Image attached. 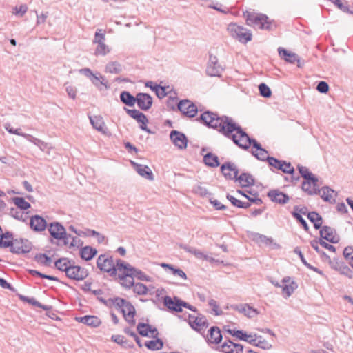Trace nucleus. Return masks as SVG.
<instances>
[{
    "label": "nucleus",
    "instance_id": "f257e3e1",
    "mask_svg": "<svg viewBox=\"0 0 353 353\" xmlns=\"http://www.w3.org/2000/svg\"><path fill=\"white\" fill-rule=\"evenodd\" d=\"M196 120L205 126L217 130L234 144L243 150H248L252 143L241 136L240 130L243 128L232 117L226 115L219 116L218 113L209 110L204 112Z\"/></svg>",
    "mask_w": 353,
    "mask_h": 353
},
{
    "label": "nucleus",
    "instance_id": "f03ea898",
    "mask_svg": "<svg viewBox=\"0 0 353 353\" xmlns=\"http://www.w3.org/2000/svg\"><path fill=\"white\" fill-rule=\"evenodd\" d=\"M243 16L245 19L246 25L255 29L271 31L276 27V22L263 13L245 11L243 12Z\"/></svg>",
    "mask_w": 353,
    "mask_h": 353
},
{
    "label": "nucleus",
    "instance_id": "7ed1b4c3",
    "mask_svg": "<svg viewBox=\"0 0 353 353\" xmlns=\"http://www.w3.org/2000/svg\"><path fill=\"white\" fill-rule=\"evenodd\" d=\"M106 302L105 306L109 307L114 306L117 310L122 313L123 318L130 325L133 326L135 325L136 321L134 316L136 310L130 301L123 298L116 296L108 299L106 300Z\"/></svg>",
    "mask_w": 353,
    "mask_h": 353
},
{
    "label": "nucleus",
    "instance_id": "20e7f679",
    "mask_svg": "<svg viewBox=\"0 0 353 353\" xmlns=\"http://www.w3.org/2000/svg\"><path fill=\"white\" fill-rule=\"evenodd\" d=\"M227 30L233 38L241 43H246L252 39V34L250 30L236 23H230Z\"/></svg>",
    "mask_w": 353,
    "mask_h": 353
},
{
    "label": "nucleus",
    "instance_id": "39448f33",
    "mask_svg": "<svg viewBox=\"0 0 353 353\" xmlns=\"http://www.w3.org/2000/svg\"><path fill=\"white\" fill-rule=\"evenodd\" d=\"M97 267L101 272L108 273L110 276H117V268L113 257L109 254L99 255L97 260Z\"/></svg>",
    "mask_w": 353,
    "mask_h": 353
},
{
    "label": "nucleus",
    "instance_id": "423d86ee",
    "mask_svg": "<svg viewBox=\"0 0 353 353\" xmlns=\"http://www.w3.org/2000/svg\"><path fill=\"white\" fill-rule=\"evenodd\" d=\"M240 132L241 136L243 138L247 139V141H248L250 143H252V155L260 161H266L268 162V159L271 158L272 157L268 156V151L265 149L263 148L261 145L256 139L250 138L244 130H240Z\"/></svg>",
    "mask_w": 353,
    "mask_h": 353
},
{
    "label": "nucleus",
    "instance_id": "0eeeda50",
    "mask_svg": "<svg viewBox=\"0 0 353 353\" xmlns=\"http://www.w3.org/2000/svg\"><path fill=\"white\" fill-rule=\"evenodd\" d=\"M48 231L52 237L57 240H63V244L67 245L69 244L68 237H71V234H67L65 228L59 222H52L48 225Z\"/></svg>",
    "mask_w": 353,
    "mask_h": 353
},
{
    "label": "nucleus",
    "instance_id": "6e6552de",
    "mask_svg": "<svg viewBox=\"0 0 353 353\" xmlns=\"http://www.w3.org/2000/svg\"><path fill=\"white\" fill-rule=\"evenodd\" d=\"M163 305L170 312H181L183 311V305H186L185 301L181 300L178 296L171 297L170 296H164L161 297Z\"/></svg>",
    "mask_w": 353,
    "mask_h": 353
},
{
    "label": "nucleus",
    "instance_id": "1a4fd4ad",
    "mask_svg": "<svg viewBox=\"0 0 353 353\" xmlns=\"http://www.w3.org/2000/svg\"><path fill=\"white\" fill-rule=\"evenodd\" d=\"M89 273L86 268L75 265V261L66 271V276L75 281H83L88 277Z\"/></svg>",
    "mask_w": 353,
    "mask_h": 353
},
{
    "label": "nucleus",
    "instance_id": "9d476101",
    "mask_svg": "<svg viewBox=\"0 0 353 353\" xmlns=\"http://www.w3.org/2000/svg\"><path fill=\"white\" fill-rule=\"evenodd\" d=\"M177 109L185 116L193 118L197 112V106L191 101L188 99L181 100L177 103Z\"/></svg>",
    "mask_w": 353,
    "mask_h": 353
},
{
    "label": "nucleus",
    "instance_id": "9b49d317",
    "mask_svg": "<svg viewBox=\"0 0 353 353\" xmlns=\"http://www.w3.org/2000/svg\"><path fill=\"white\" fill-rule=\"evenodd\" d=\"M224 70L223 66L219 63L218 58L210 54L206 68V73L210 77H220Z\"/></svg>",
    "mask_w": 353,
    "mask_h": 353
},
{
    "label": "nucleus",
    "instance_id": "f8f14e48",
    "mask_svg": "<svg viewBox=\"0 0 353 353\" xmlns=\"http://www.w3.org/2000/svg\"><path fill=\"white\" fill-rule=\"evenodd\" d=\"M32 243L28 239H15L13 240L12 249L10 251L14 254H26L32 250Z\"/></svg>",
    "mask_w": 353,
    "mask_h": 353
},
{
    "label": "nucleus",
    "instance_id": "ddd939ff",
    "mask_svg": "<svg viewBox=\"0 0 353 353\" xmlns=\"http://www.w3.org/2000/svg\"><path fill=\"white\" fill-rule=\"evenodd\" d=\"M124 110H125L127 114L130 117L133 118L137 122L141 123L140 128L142 130L145 131L149 134L152 133V132L150 129H148L147 127V123H148V119L147 117L143 112H140L139 110H135V109L131 110V109H128L126 108H124Z\"/></svg>",
    "mask_w": 353,
    "mask_h": 353
},
{
    "label": "nucleus",
    "instance_id": "4468645a",
    "mask_svg": "<svg viewBox=\"0 0 353 353\" xmlns=\"http://www.w3.org/2000/svg\"><path fill=\"white\" fill-rule=\"evenodd\" d=\"M268 165L277 170H281L283 173L290 174L294 173V168L290 162L279 160L275 157L268 159Z\"/></svg>",
    "mask_w": 353,
    "mask_h": 353
},
{
    "label": "nucleus",
    "instance_id": "2eb2a0df",
    "mask_svg": "<svg viewBox=\"0 0 353 353\" xmlns=\"http://www.w3.org/2000/svg\"><path fill=\"white\" fill-rule=\"evenodd\" d=\"M189 325L194 330L201 333L208 326L209 323L205 316L199 314L195 317L192 315H189Z\"/></svg>",
    "mask_w": 353,
    "mask_h": 353
},
{
    "label": "nucleus",
    "instance_id": "dca6fc26",
    "mask_svg": "<svg viewBox=\"0 0 353 353\" xmlns=\"http://www.w3.org/2000/svg\"><path fill=\"white\" fill-rule=\"evenodd\" d=\"M330 267L339 272L341 274L345 275L350 279L353 278V270L350 269L343 261H339L336 258H334L330 261Z\"/></svg>",
    "mask_w": 353,
    "mask_h": 353
},
{
    "label": "nucleus",
    "instance_id": "f3484780",
    "mask_svg": "<svg viewBox=\"0 0 353 353\" xmlns=\"http://www.w3.org/2000/svg\"><path fill=\"white\" fill-rule=\"evenodd\" d=\"M221 172L226 179L235 180L239 174L237 166L232 162H225L221 165Z\"/></svg>",
    "mask_w": 353,
    "mask_h": 353
},
{
    "label": "nucleus",
    "instance_id": "a211bd4d",
    "mask_svg": "<svg viewBox=\"0 0 353 353\" xmlns=\"http://www.w3.org/2000/svg\"><path fill=\"white\" fill-rule=\"evenodd\" d=\"M170 138L172 143L180 150L187 148L188 138L185 134L177 130H172L170 133Z\"/></svg>",
    "mask_w": 353,
    "mask_h": 353
},
{
    "label": "nucleus",
    "instance_id": "6ab92c4d",
    "mask_svg": "<svg viewBox=\"0 0 353 353\" xmlns=\"http://www.w3.org/2000/svg\"><path fill=\"white\" fill-rule=\"evenodd\" d=\"M137 100L136 103L137 106L143 111H147L150 109L153 103L152 97L148 93H137Z\"/></svg>",
    "mask_w": 353,
    "mask_h": 353
},
{
    "label": "nucleus",
    "instance_id": "aec40b11",
    "mask_svg": "<svg viewBox=\"0 0 353 353\" xmlns=\"http://www.w3.org/2000/svg\"><path fill=\"white\" fill-rule=\"evenodd\" d=\"M321 239H325L332 243H337L340 238L336 234L334 229L330 226H323L320 230Z\"/></svg>",
    "mask_w": 353,
    "mask_h": 353
},
{
    "label": "nucleus",
    "instance_id": "412c9836",
    "mask_svg": "<svg viewBox=\"0 0 353 353\" xmlns=\"http://www.w3.org/2000/svg\"><path fill=\"white\" fill-rule=\"evenodd\" d=\"M267 195L272 202L281 205L287 203L290 200V197L287 194L279 190H271L268 192Z\"/></svg>",
    "mask_w": 353,
    "mask_h": 353
},
{
    "label": "nucleus",
    "instance_id": "4be33fe9",
    "mask_svg": "<svg viewBox=\"0 0 353 353\" xmlns=\"http://www.w3.org/2000/svg\"><path fill=\"white\" fill-rule=\"evenodd\" d=\"M90 81L100 91L103 90H107L110 88L106 78L99 72L93 75L90 79Z\"/></svg>",
    "mask_w": 353,
    "mask_h": 353
},
{
    "label": "nucleus",
    "instance_id": "5701e85b",
    "mask_svg": "<svg viewBox=\"0 0 353 353\" xmlns=\"http://www.w3.org/2000/svg\"><path fill=\"white\" fill-rule=\"evenodd\" d=\"M47 226V222L42 216L39 215H34L30 218V227L33 231H44Z\"/></svg>",
    "mask_w": 353,
    "mask_h": 353
},
{
    "label": "nucleus",
    "instance_id": "b1692460",
    "mask_svg": "<svg viewBox=\"0 0 353 353\" xmlns=\"http://www.w3.org/2000/svg\"><path fill=\"white\" fill-rule=\"evenodd\" d=\"M221 348L223 353H243V351L241 344L233 343L230 339L225 340Z\"/></svg>",
    "mask_w": 353,
    "mask_h": 353
},
{
    "label": "nucleus",
    "instance_id": "393cba45",
    "mask_svg": "<svg viewBox=\"0 0 353 353\" xmlns=\"http://www.w3.org/2000/svg\"><path fill=\"white\" fill-rule=\"evenodd\" d=\"M318 178L316 181L305 180L302 183V190L309 195H317L321 194V190L318 185Z\"/></svg>",
    "mask_w": 353,
    "mask_h": 353
},
{
    "label": "nucleus",
    "instance_id": "a878e982",
    "mask_svg": "<svg viewBox=\"0 0 353 353\" xmlns=\"http://www.w3.org/2000/svg\"><path fill=\"white\" fill-rule=\"evenodd\" d=\"M138 333L142 336H148L149 332L151 333L153 338H158V330L156 327L145 323H139L137 326Z\"/></svg>",
    "mask_w": 353,
    "mask_h": 353
},
{
    "label": "nucleus",
    "instance_id": "bb28decb",
    "mask_svg": "<svg viewBox=\"0 0 353 353\" xmlns=\"http://www.w3.org/2000/svg\"><path fill=\"white\" fill-rule=\"evenodd\" d=\"M223 339L220 329L217 326L210 328L206 340L209 343L219 344Z\"/></svg>",
    "mask_w": 353,
    "mask_h": 353
},
{
    "label": "nucleus",
    "instance_id": "cd10ccee",
    "mask_svg": "<svg viewBox=\"0 0 353 353\" xmlns=\"http://www.w3.org/2000/svg\"><path fill=\"white\" fill-rule=\"evenodd\" d=\"M132 164L135 170L140 176L150 181L154 180L153 173L151 169L148 165L139 164L133 161H132Z\"/></svg>",
    "mask_w": 353,
    "mask_h": 353
},
{
    "label": "nucleus",
    "instance_id": "c85d7f7f",
    "mask_svg": "<svg viewBox=\"0 0 353 353\" xmlns=\"http://www.w3.org/2000/svg\"><path fill=\"white\" fill-rule=\"evenodd\" d=\"M90 121L94 129L103 134H108L109 132L108 128L103 121V117L101 116L90 117Z\"/></svg>",
    "mask_w": 353,
    "mask_h": 353
},
{
    "label": "nucleus",
    "instance_id": "c756f323",
    "mask_svg": "<svg viewBox=\"0 0 353 353\" xmlns=\"http://www.w3.org/2000/svg\"><path fill=\"white\" fill-rule=\"evenodd\" d=\"M231 307L241 313H243L248 318H252L259 314L257 310L254 309L248 304L232 305Z\"/></svg>",
    "mask_w": 353,
    "mask_h": 353
},
{
    "label": "nucleus",
    "instance_id": "7c9ffc66",
    "mask_svg": "<svg viewBox=\"0 0 353 353\" xmlns=\"http://www.w3.org/2000/svg\"><path fill=\"white\" fill-rule=\"evenodd\" d=\"M76 319L78 322H81L92 327H97L101 323L100 319L96 316L86 315L82 317L77 318Z\"/></svg>",
    "mask_w": 353,
    "mask_h": 353
},
{
    "label": "nucleus",
    "instance_id": "2f4dec72",
    "mask_svg": "<svg viewBox=\"0 0 353 353\" xmlns=\"http://www.w3.org/2000/svg\"><path fill=\"white\" fill-rule=\"evenodd\" d=\"M236 181H239L242 188H245L254 185L255 180L251 174L243 172L237 176Z\"/></svg>",
    "mask_w": 353,
    "mask_h": 353
},
{
    "label": "nucleus",
    "instance_id": "473e14b6",
    "mask_svg": "<svg viewBox=\"0 0 353 353\" xmlns=\"http://www.w3.org/2000/svg\"><path fill=\"white\" fill-rule=\"evenodd\" d=\"M226 332L231 334L232 336H236L240 340L245 341L247 342H249L250 344H255L256 339H251L252 338V335L247 334L246 332H244L243 330H234L228 329L226 330Z\"/></svg>",
    "mask_w": 353,
    "mask_h": 353
},
{
    "label": "nucleus",
    "instance_id": "72a5a7b5",
    "mask_svg": "<svg viewBox=\"0 0 353 353\" xmlns=\"http://www.w3.org/2000/svg\"><path fill=\"white\" fill-rule=\"evenodd\" d=\"M278 52L281 59H283L290 63L299 61V57L295 53L288 51L283 48L279 47L278 48Z\"/></svg>",
    "mask_w": 353,
    "mask_h": 353
},
{
    "label": "nucleus",
    "instance_id": "f704fd0d",
    "mask_svg": "<svg viewBox=\"0 0 353 353\" xmlns=\"http://www.w3.org/2000/svg\"><path fill=\"white\" fill-rule=\"evenodd\" d=\"M79 254L82 259L88 261L97 255V250L91 246L87 245L81 248Z\"/></svg>",
    "mask_w": 353,
    "mask_h": 353
},
{
    "label": "nucleus",
    "instance_id": "c9c22d12",
    "mask_svg": "<svg viewBox=\"0 0 353 353\" xmlns=\"http://www.w3.org/2000/svg\"><path fill=\"white\" fill-rule=\"evenodd\" d=\"M72 263H74V260L63 257L57 259L54 262V268L66 274V271L69 269L70 265H72Z\"/></svg>",
    "mask_w": 353,
    "mask_h": 353
},
{
    "label": "nucleus",
    "instance_id": "e433bc0d",
    "mask_svg": "<svg viewBox=\"0 0 353 353\" xmlns=\"http://www.w3.org/2000/svg\"><path fill=\"white\" fill-rule=\"evenodd\" d=\"M19 298L21 301L28 303H29L32 305L36 306L37 307L41 308L45 311H48L52 309V306L43 305L40 302L37 301L33 297H28V296H26L24 295L19 294Z\"/></svg>",
    "mask_w": 353,
    "mask_h": 353
},
{
    "label": "nucleus",
    "instance_id": "4c0bfd02",
    "mask_svg": "<svg viewBox=\"0 0 353 353\" xmlns=\"http://www.w3.org/2000/svg\"><path fill=\"white\" fill-rule=\"evenodd\" d=\"M203 160V163L210 168H216L220 165L219 157L212 152H208L205 154Z\"/></svg>",
    "mask_w": 353,
    "mask_h": 353
},
{
    "label": "nucleus",
    "instance_id": "58836bf2",
    "mask_svg": "<svg viewBox=\"0 0 353 353\" xmlns=\"http://www.w3.org/2000/svg\"><path fill=\"white\" fill-rule=\"evenodd\" d=\"M120 100L123 104L129 107H133L136 103V101H137V96L134 97L128 91H123L121 92Z\"/></svg>",
    "mask_w": 353,
    "mask_h": 353
},
{
    "label": "nucleus",
    "instance_id": "ea45409f",
    "mask_svg": "<svg viewBox=\"0 0 353 353\" xmlns=\"http://www.w3.org/2000/svg\"><path fill=\"white\" fill-rule=\"evenodd\" d=\"M307 216V219L314 224V228L316 230H319L323 227V219L316 212L313 211L308 212Z\"/></svg>",
    "mask_w": 353,
    "mask_h": 353
},
{
    "label": "nucleus",
    "instance_id": "a19ab883",
    "mask_svg": "<svg viewBox=\"0 0 353 353\" xmlns=\"http://www.w3.org/2000/svg\"><path fill=\"white\" fill-rule=\"evenodd\" d=\"M118 278L121 280L122 286L125 288L130 289L134 285V279L131 278L130 272H123L121 274H119Z\"/></svg>",
    "mask_w": 353,
    "mask_h": 353
},
{
    "label": "nucleus",
    "instance_id": "79ce46f5",
    "mask_svg": "<svg viewBox=\"0 0 353 353\" xmlns=\"http://www.w3.org/2000/svg\"><path fill=\"white\" fill-rule=\"evenodd\" d=\"M105 70L111 74H119L122 72L123 67L118 61H111L105 65Z\"/></svg>",
    "mask_w": 353,
    "mask_h": 353
},
{
    "label": "nucleus",
    "instance_id": "37998d69",
    "mask_svg": "<svg viewBox=\"0 0 353 353\" xmlns=\"http://www.w3.org/2000/svg\"><path fill=\"white\" fill-rule=\"evenodd\" d=\"M130 274H131V278L134 279V277H136L140 281H151L150 276L145 274L143 272L134 267L130 269Z\"/></svg>",
    "mask_w": 353,
    "mask_h": 353
},
{
    "label": "nucleus",
    "instance_id": "c03bdc74",
    "mask_svg": "<svg viewBox=\"0 0 353 353\" xmlns=\"http://www.w3.org/2000/svg\"><path fill=\"white\" fill-rule=\"evenodd\" d=\"M321 192H322V194L321 197L327 202H330L331 203L335 202V199L333 198L332 194L334 192V190L331 189L328 186H324L321 189H320Z\"/></svg>",
    "mask_w": 353,
    "mask_h": 353
},
{
    "label": "nucleus",
    "instance_id": "a18cd8bd",
    "mask_svg": "<svg viewBox=\"0 0 353 353\" xmlns=\"http://www.w3.org/2000/svg\"><path fill=\"white\" fill-rule=\"evenodd\" d=\"M179 247L185 250L187 252L194 254L198 259H204L206 260L208 259L206 255H205L203 252H201L200 250H197L194 247H191L184 244H180Z\"/></svg>",
    "mask_w": 353,
    "mask_h": 353
},
{
    "label": "nucleus",
    "instance_id": "49530a36",
    "mask_svg": "<svg viewBox=\"0 0 353 353\" xmlns=\"http://www.w3.org/2000/svg\"><path fill=\"white\" fill-rule=\"evenodd\" d=\"M145 346L150 350H159L163 348V342L161 339L157 338L155 340L145 341Z\"/></svg>",
    "mask_w": 353,
    "mask_h": 353
},
{
    "label": "nucleus",
    "instance_id": "de8ad7c7",
    "mask_svg": "<svg viewBox=\"0 0 353 353\" xmlns=\"http://www.w3.org/2000/svg\"><path fill=\"white\" fill-rule=\"evenodd\" d=\"M297 169L301 174V176L305 179V180H310V181H316V177L309 170V169L306 167H304L301 165H297Z\"/></svg>",
    "mask_w": 353,
    "mask_h": 353
},
{
    "label": "nucleus",
    "instance_id": "09e8293b",
    "mask_svg": "<svg viewBox=\"0 0 353 353\" xmlns=\"http://www.w3.org/2000/svg\"><path fill=\"white\" fill-rule=\"evenodd\" d=\"M282 292L285 298L290 297L294 291L298 288L297 283L294 281H291L289 284H285L281 286Z\"/></svg>",
    "mask_w": 353,
    "mask_h": 353
},
{
    "label": "nucleus",
    "instance_id": "8fccbe9b",
    "mask_svg": "<svg viewBox=\"0 0 353 353\" xmlns=\"http://www.w3.org/2000/svg\"><path fill=\"white\" fill-rule=\"evenodd\" d=\"M10 214L17 220L26 222L28 218V212L25 213L17 208H11Z\"/></svg>",
    "mask_w": 353,
    "mask_h": 353
},
{
    "label": "nucleus",
    "instance_id": "3c124183",
    "mask_svg": "<svg viewBox=\"0 0 353 353\" xmlns=\"http://www.w3.org/2000/svg\"><path fill=\"white\" fill-rule=\"evenodd\" d=\"M12 201L17 207V209L21 210H26L31 207L30 204L26 201L23 197H14L12 198Z\"/></svg>",
    "mask_w": 353,
    "mask_h": 353
},
{
    "label": "nucleus",
    "instance_id": "603ef678",
    "mask_svg": "<svg viewBox=\"0 0 353 353\" xmlns=\"http://www.w3.org/2000/svg\"><path fill=\"white\" fill-rule=\"evenodd\" d=\"M111 340L120 345L121 346L127 348V347H132L133 344H130L127 340L125 339L124 336L119 334L112 335L111 337Z\"/></svg>",
    "mask_w": 353,
    "mask_h": 353
},
{
    "label": "nucleus",
    "instance_id": "864d4df0",
    "mask_svg": "<svg viewBox=\"0 0 353 353\" xmlns=\"http://www.w3.org/2000/svg\"><path fill=\"white\" fill-rule=\"evenodd\" d=\"M35 261H37L38 263H40L41 264L50 267L52 264V259L46 255V254L43 253H38L34 256Z\"/></svg>",
    "mask_w": 353,
    "mask_h": 353
},
{
    "label": "nucleus",
    "instance_id": "5fc2aeb1",
    "mask_svg": "<svg viewBox=\"0 0 353 353\" xmlns=\"http://www.w3.org/2000/svg\"><path fill=\"white\" fill-rule=\"evenodd\" d=\"M27 140L38 146L42 151H45L48 149V143H45L42 140H40L32 135H26Z\"/></svg>",
    "mask_w": 353,
    "mask_h": 353
},
{
    "label": "nucleus",
    "instance_id": "6e6d98bb",
    "mask_svg": "<svg viewBox=\"0 0 353 353\" xmlns=\"http://www.w3.org/2000/svg\"><path fill=\"white\" fill-rule=\"evenodd\" d=\"M97 44V48H96L95 52H94V54L96 56H98V55L105 56L110 52L109 47L105 44V42H101V43H99Z\"/></svg>",
    "mask_w": 353,
    "mask_h": 353
},
{
    "label": "nucleus",
    "instance_id": "4d7b16f0",
    "mask_svg": "<svg viewBox=\"0 0 353 353\" xmlns=\"http://www.w3.org/2000/svg\"><path fill=\"white\" fill-rule=\"evenodd\" d=\"M343 254L344 258L348 261L350 265L353 268V247H345L343 250Z\"/></svg>",
    "mask_w": 353,
    "mask_h": 353
},
{
    "label": "nucleus",
    "instance_id": "13d9d810",
    "mask_svg": "<svg viewBox=\"0 0 353 353\" xmlns=\"http://www.w3.org/2000/svg\"><path fill=\"white\" fill-rule=\"evenodd\" d=\"M332 3H334L339 9L343 11L345 13H348L350 14H353V11L350 10L349 6H347V2L343 3L341 0H329Z\"/></svg>",
    "mask_w": 353,
    "mask_h": 353
},
{
    "label": "nucleus",
    "instance_id": "bf43d9fd",
    "mask_svg": "<svg viewBox=\"0 0 353 353\" xmlns=\"http://www.w3.org/2000/svg\"><path fill=\"white\" fill-rule=\"evenodd\" d=\"M148 291L147 286L143 283H137L133 286V292L138 295H145Z\"/></svg>",
    "mask_w": 353,
    "mask_h": 353
},
{
    "label": "nucleus",
    "instance_id": "052dcab7",
    "mask_svg": "<svg viewBox=\"0 0 353 353\" xmlns=\"http://www.w3.org/2000/svg\"><path fill=\"white\" fill-rule=\"evenodd\" d=\"M115 266L117 268V271L123 270V272H130V269H131L132 267L131 265H130L128 263H125L124 261L120 259L117 260Z\"/></svg>",
    "mask_w": 353,
    "mask_h": 353
},
{
    "label": "nucleus",
    "instance_id": "680f3d73",
    "mask_svg": "<svg viewBox=\"0 0 353 353\" xmlns=\"http://www.w3.org/2000/svg\"><path fill=\"white\" fill-rule=\"evenodd\" d=\"M254 240L257 243H262L265 245H269L272 243L273 240L272 238H269L263 234L259 233H255L254 234Z\"/></svg>",
    "mask_w": 353,
    "mask_h": 353
},
{
    "label": "nucleus",
    "instance_id": "e2e57ef3",
    "mask_svg": "<svg viewBox=\"0 0 353 353\" xmlns=\"http://www.w3.org/2000/svg\"><path fill=\"white\" fill-rule=\"evenodd\" d=\"M259 90L260 94L265 98H269L272 95V91L270 88L265 83H261L259 84Z\"/></svg>",
    "mask_w": 353,
    "mask_h": 353
},
{
    "label": "nucleus",
    "instance_id": "0e129e2a",
    "mask_svg": "<svg viewBox=\"0 0 353 353\" xmlns=\"http://www.w3.org/2000/svg\"><path fill=\"white\" fill-rule=\"evenodd\" d=\"M292 214L293 217L296 219V221L303 226V229L307 232L309 230V226L306 221L302 217L301 214L296 212H292Z\"/></svg>",
    "mask_w": 353,
    "mask_h": 353
},
{
    "label": "nucleus",
    "instance_id": "69168bd1",
    "mask_svg": "<svg viewBox=\"0 0 353 353\" xmlns=\"http://www.w3.org/2000/svg\"><path fill=\"white\" fill-rule=\"evenodd\" d=\"M154 88L156 90L155 94L160 99L164 98L169 94V92L166 91L165 87L159 85V86H156Z\"/></svg>",
    "mask_w": 353,
    "mask_h": 353
},
{
    "label": "nucleus",
    "instance_id": "338daca9",
    "mask_svg": "<svg viewBox=\"0 0 353 353\" xmlns=\"http://www.w3.org/2000/svg\"><path fill=\"white\" fill-rule=\"evenodd\" d=\"M316 90L321 93L325 94L329 91V85L327 82L321 81L316 86Z\"/></svg>",
    "mask_w": 353,
    "mask_h": 353
},
{
    "label": "nucleus",
    "instance_id": "774afa93",
    "mask_svg": "<svg viewBox=\"0 0 353 353\" xmlns=\"http://www.w3.org/2000/svg\"><path fill=\"white\" fill-rule=\"evenodd\" d=\"M209 305L212 307V310L216 316L222 314L223 311L219 308V305L215 300H210Z\"/></svg>",
    "mask_w": 353,
    "mask_h": 353
}]
</instances>
